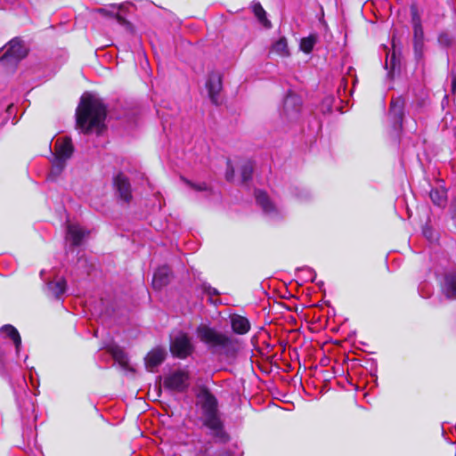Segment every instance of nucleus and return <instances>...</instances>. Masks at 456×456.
Listing matches in <instances>:
<instances>
[{
    "mask_svg": "<svg viewBox=\"0 0 456 456\" xmlns=\"http://www.w3.org/2000/svg\"><path fill=\"white\" fill-rule=\"evenodd\" d=\"M98 12H101V13H104V14L107 13V11L105 9H102V8L99 9Z\"/></svg>",
    "mask_w": 456,
    "mask_h": 456,
    "instance_id": "obj_39",
    "label": "nucleus"
},
{
    "mask_svg": "<svg viewBox=\"0 0 456 456\" xmlns=\"http://www.w3.org/2000/svg\"><path fill=\"white\" fill-rule=\"evenodd\" d=\"M114 185L119 197L128 202L132 198L131 186L128 179L124 175L119 174L114 178Z\"/></svg>",
    "mask_w": 456,
    "mask_h": 456,
    "instance_id": "obj_14",
    "label": "nucleus"
},
{
    "mask_svg": "<svg viewBox=\"0 0 456 456\" xmlns=\"http://www.w3.org/2000/svg\"><path fill=\"white\" fill-rule=\"evenodd\" d=\"M55 159L66 161L73 153V146L69 138L57 139L54 147Z\"/></svg>",
    "mask_w": 456,
    "mask_h": 456,
    "instance_id": "obj_13",
    "label": "nucleus"
},
{
    "mask_svg": "<svg viewBox=\"0 0 456 456\" xmlns=\"http://www.w3.org/2000/svg\"><path fill=\"white\" fill-rule=\"evenodd\" d=\"M252 10L259 22L265 28H271V22L266 18V12L263 9L260 3H254L252 4Z\"/></svg>",
    "mask_w": 456,
    "mask_h": 456,
    "instance_id": "obj_24",
    "label": "nucleus"
},
{
    "mask_svg": "<svg viewBox=\"0 0 456 456\" xmlns=\"http://www.w3.org/2000/svg\"><path fill=\"white\" fill-rule=\"evenodd\" d=\"M419 107H416V109L413 110V115L415 116L416 115V112L418 110Z\"/></svg>",
    "mask_w": 456,
    "mask_h": 456,
    "instance_id": "obj_40",
    "label": "nucleus"
},
{
    "mask_svg": "<svg viewBox=\"0 0 456 456\" xmlns=\"http://www.w3.org/2000/svg\"><path fill=\"white\" fill-rule=\"evenodd\" d=\"M430 199L434 204L442 207L446 203V194L444 191H440L438 190H431L430 191Z\"/></svg>",
    "mask_w": 456,
    "mask_h": 456,
    "instance_id": "obj_26",
    "label": "nucleus"
},
{
    "mask_svg": "<svg viewBox=\"0 0 456 456\" xmlns=\"http://www.w3.org/2000/svg\"><path fill=\"white\" fill-rule=\"evenodd\" d=\"M77 124L86 133L93 130L101 132L106 117V108L94 94L85 93L77 109Z\"/></svg>",
    "mask_w": 456,
    "mask_h": 456,
    "instance_id": "obj_2",
    "label": "nucleus"
},
{
    "mask_svg": "<svg viewBox=\"0 0 456 456\" xmlns=\"http://www.w3.org/2000/svg\"><path fill=\"white\" fill-rule=\"evenodd\" d=\"M305 270L310 272V273H313V271L311 269H305Z\"/></svg>",
    "mask_w": 456,
    "mask_h": 456,
    "instance_id": "obj_43",
    "label": "nucleus"
},
{
    "mask_svg": "<svg viewBox=\"0 0 456 456\" xmlns=\"http://www.w3.org/2000/svg\"><path fill=\"white\" fill-rule=\"evenodd\" d=\"M232 328L238 334H245L250 329L248 320L243 315H232Z\"/></svg>",
    "mask_w": 456,
    "mask_h": 456,
    "instance_id": "obj_19",
    "label": "nucleus"
},
{
    "mask_svg": "<svg viewBox=\"0 0 456 456\" xmlns=\"http://www.w3.org/2000/svg\"><path fill=\"white\" fill-rule=\"evenodd\" d=\"M404 102L402 98L392 100L390 104V115L394 117L395 121L402 125L403 116Z\"/></svg>",
    "mask_w": 456,
    "mask_h": 456,
    "instance_id": "obj_21",
    "label": "nucleus"
},
{
    "mask_svg": "<svg viewBox=\"0 0 456 456\" xmlns=\"http://www.w3.org/2000/svg\"><path fill=\"white\" fill-rule=\"evenodd\" d=\"M232 175H233V170L232 169L231 171L228 170L226 172V178H227V180H231L232 177Z\"/></svg>",
    "mask_w": 456,
    "mask_h": 456,
    "instance_id": "obj_38",
    "label": "nucleus"
},
{
    "mask_svg": "<svg viewBox=\"0 0 456 456\" xmlns=\"http://www.w3.org/2000/svg\"><path fill=\"white\" fill-rule=\"evenodd\" d=\"M439 41H440L441 43H444V42L447 43V42H448L447 37H446L445 35H441V36L439 37Z\"/></svg>",
    "mask_w": 456,
    "mask_h": 456,
    "instance_id": "obj_37",
    "label": "nucleus"
},
{
    "mask_svg": "<svg viewBox=\"0 0 456 456\" xmlns=\"http://www.w3.org/2000/svg\"><path fill=\"white\" fill-rule=\"evenodd\" d=\"M0 339L10 342L15 349V355L20 358L22 348V340L18 330L11 325L4 324L0 327Z\"/></svg>",
    "mask_w": 456,
    "mask_h": 456,
    "instance_id": "obj_6",
    "label": "nucleus"
},
{
    "mask_svg": "<svg viewBox=\"0 0 456 456\" xmlns=\"http://www.w3.org/2000/svg\"><path fill=\"white\" fill-rule=\"evenodd\" d=\"M442 291L447 298H456V272H451L445 274L442 284Z\"/></svg>",
    "mask_w": 456,
    "mask_h": 456,
    "instance_id": "obj_15",
    "label": "nucleus"
},
{
    "mask_svg": "<svg viewBox=\"0 0 456 456\" xmlns=\"http://www.w3.org/2000/svg\"><path fill=\"white\" fill-rule=\"evenodd\" d=\"M222 87L221 74L216 71L209 73L206 82V88L208 90L209 99L215 104L218 103V96Z\"/></svg>",
    "mask_w": 456,
    "mask_h": 456,
    "instance_id": "obj_10",
    "label": "nucleus"
},
{
    "mask_svg": "<svg viewBox=\"0 0 456 456\" xmlns=\"http://www.w3.org/2000/svg\"><path fill=\"white\" fill-rule=\"evenodd\" d=\"M411 22L413 27L414 39H424V32L421 20L416 9L411 10Z\"/></svg>",
    "mask_w": 456,
    "mask_h": 456,
    "instance_id": "obj_22",
    "label": "nucleus"
},
{
    "mask_svg": "<svg viewBox=\"0 0 456 456\" xmlns=\"http://www.w3.org/2000/svg\"><path fill=\"white\" fill-rule=\"evenodd\" d=\"M300 107V99L295 94H289L284 100L283 113L289 119H295L298 117Z\"/></svg>",
    "mask_w": 456,
    "mask_h": 456,
    "instance_id": "obj_11",
    "label": "nucleus"
},
{
    "mask_svg": "<svg viewBox=\"0 0 456 456\" xmlns=\"http://www.w3.org/2000/svg\"><path fill=\"white\" fill-rule=\"evenodd\" d=\"M171 280V271L168 266L164 265L156 270L152 278V287L160 290L166 287Z\"/></svg>",
    "mask_w": 456,
    "mask_h": 456,
    "instance_id": "obj_12",
    "label": "nucleus"
},
{
    "mask_svg": "<svg viewBox=\"0 0 456 456\" xmlns=\"http://www.w3.org/2000/svg\"><path fill=\"white\" fill-rule=\"evenodd\" d=\"M170 350L175 356L185 359L192 353L193 346L190 338L186 335L181 334L172 340Z\"/></svg>",
    "mask_w": 456,
    "mask_h": 456,
    "instance_id": "obj_8",
    "label": "nucleus"
},
{
    "mask_svg": "<svg viewBox=\"0 0 456 456\" xmlns=\"http://www.w3.org/2000/svg\"><path fill=\"white\" fill-rule=\"evenodd\" d=\"M24 409L20 406L21 410H20V413L22 415L23 418H26V419H30V418H34L36 419V416L34 414L35 412V406H34V403L32 402V399L31 398H27L25 401H24Z\"/></svg>",
    "mask_w": 456,
    "mask_h": 456,
    "instance_id": "obj_25",
    "label": "nucleus"
},
{
    "mask_svg": "<svg viewBox=\"0 0 456 456\" xmlns=\"http://www.w3.org/2000/svg\"><path fill=\"white\" fill-rule=\"evenodd\" d=\"M423 46V39H414V53L418 59H420L422 57Z\"/></svg>",
    "mask_w": 456,
    "mask_h": 456,
    "instance_id": "obj_30",
    "label": "nucleus"
},
{
    "mask_svg": "<svg viewBox=\"0 0 456 456\" xmlns=\"http://www.w3.org/2000/svg\"><path fill=\"white\" fill-rule=\"evenodd\" d=\"M166 352L162 348H155L151 350L145 357V364L149 370L152 371L165 360Z\"/></svg>",
    "mask_w": 456,
    "mask_h": 456,
    "instance_id": "obj_16",
    "label": "nucleus"
},
{
    "mask_svg": "<svg viewBox=\"0 0 456 456\" xmlns=\"http://www.w3.org/2000/svg\"><path fill=\"white\" fill-rule=\"evenodd\" d=\"M196 337L213 354L228 355L236 350L234 339L210 324L200 323L196 329Z\"/></svg>",
    "mask_w": 456,
    "mask_h": 456,
    "instance_id": "obj_3",
    "label": "nucleus"
},
{
    "mask_svg": "<svg viewBox=\"0 0 456 456\" xmlns=\"http://www.w3.org/2000/svg\"><path fill=\"white\" fill-rule=\"evenodd\" d=\"M204 290H205L208 295H216V294H217L216 289L211 288L210 286H206V285H204Z\"/></svg>",
    "mask_w": 456,
    "mask_h": 456,
    "instance_id": "obj_33",
    "label": "nucleus"
},
{
    "mask_svg": "<svg viewBox=\"0 0 456 456\" xmlns=\"http://www.w3.org/2000/svg\"><path fill=\"white\" fill-rule=\"evenodd\" d=\"M65 163H66V161H64L61 159L54 158V160L53 162L51 175H60L65 167Z\"/></svg>",
    "mask_w": 456,
    "mask_h": 456,
    "instance_id": "obj_29",
    "label": "nucleus"
},
{
    "mask_svg": "<svg viewBox=\"0 0 456 456\" xmlns=\"http://www.w3.org/2000/svg\"><path fill=\"white\" fill-rule=\"evenodd\" d=\"M48 293L59 298L66 291V281L63 278L49 281L47 283Z\"/></svg>",
    "mask_w": 456,
    "mask_h": 456,
    "instance_id": "obj_20",
    "label": "nucleus"
},
{
    "mask_svg": "<svg viewBox=\"0 0 456 456\" xmlns=\"http://www.w3.org/2000/svg\"><path fill=\"white\" fill-rule=\"evenodd\" d=\"M188 183H189V184H190L193 189H195L196 191H203V190H205V189H206V187H205V186H203V185H195V184H192V183H189V182H188Z\"/></svg>",
    "mask_w": 456,
    "mask_h": 456,
    "instance_id": "obj_34",
    "label": "nucleus"
},
{
    "mask_svg": "<svg viewBox=\"0 0 456 456\" xmlns=\"http://www.w3.org/2000/svg\"><path fill=\"white\" fill-rule=\"evenodd\" d=\"M88 233L86 230L77 224H68L65 237L66 241L73 247L80 246Z\"/></svg>",
    "mask_w": 456,
    "mask_h": 456,
    "instance_id": "obj_9",
    "label": "nucleus"
},
{
    "mask_svg": "<svg viewBox=\"0 0 456 456\" xmlns=\"http://www.w3.org/2000/svg\"><path fill=\"white\" fill-rule=\"evenodd\" d=\"M5 53L0 59V61L4 64H11L14 66L28 53L27 48L18 38L11 40L5 45Z\"/></svg>",
    "mask_w": 456,
    "mask_h": 456,
    "instance_id": "obj_5",
    "label": "nucleus"
},
{
    "mask_svg": "<svg viewBox=\"0 0 456 456\" xmlns=\"http://www.w3.org/2000/svg\"><path fill=\"white\" fill-rule=\"evenodd\" d=\"M9 362L6 355V351L0 345V375H4L6 373L8 370Z\"/></svg>",
    "mask_w": 456,
    "mask_h": 456,
    "instance_id": "obj_27",
    "label": "nucleus"
},
{
    "mask_svg": "<svg viewBox=\"0 0 456 456\" xmlns=\"http://www.w3.org/2000/svg\"><path fill=\"white\" fill-rule=\"evenodd\" d=\"M314 278H315V274L313 275V277L310 278V281H314Z\"/></svg>",
    "mask_w": 456,
    "mask_h": 456,
    "instance_id": "obj_41",
    "label": "nucleus"
},
{
    "mask_svg": "<svg viewBox=\"0 0 456 456\" xmlns=\"http://www.w3.org/2000/svg\"><path fill=\"white\" fill-rule=\"evenodd\" d=\"M270 53L276 54L281 58H288L290 56V51L288 45V40L285 37H281L274 41L270 48Z\"/></svg>",
    "mask_w": 456,
    "mask_h": 456,
    "instance_id": "obj_17",
    "label": "nucleus"
},
{
    "mask_svg": "<svg viewBox=\"0 0 456 456\" xmlns=\"http://www.w3.org/2000/svg\"><path fill=\"white\" fill-rule=\"evenodd\" d=\"M452 91H454L456 89V75H453L452 76Z\"/></svg>",
    "mask_w": 456,
    "mask_h": 456,
    "instance_id": "obj_36",
    "label": "nucleus"
},
{
    "mask_svg": "<svg viewBox=\"0 0 456 456\" xmlns=\"http://www.w3.org/2000/svg\"><path fill=\"white\" fill-rule=\"evenodd\" d=\"M108 352L111 354L113 359L123 368L128 365V357L125 351L118 345H110Z\"/></svg>",
    "mask_w": 456,
    "mask_h": 456,
    "instance_id": "obj_18",
    "label": "nucleus"
},
{
    "mask_svg": "<svg viewBox=\"0 0 456 456\" xmlns=\"http://www.w3.org/2000/svg\"><path fill=\"white\" fill-rule=\"evenodd\" d=\"M317 40L318 36L316 34H311L306 37H303L299 44L300 50L305 53H310L317 43Z\"/></svg>",
    "mask_w": 456,
    "mask_h": 456,
    "instance_id": "obj_23",
    "label": "nucleus"
},
{
    "mask_svg": "<svg viewBox=\"0 0 456 456\" xmlns=\"http://www.w3.org/2000/svg\"><path fill=\"white\" fill-rule=\"evenodd\" d=\"M240 173L243 182H247L251 178L253 173V165L251 162L248 161L243 164L240 167Z\"/></svg>",
    "mask_w": 456,
    "mask_h": 456,
    "instance_id": "obj_28",
    "label": "nucleus"
},
{
    "mask_svg": "<svg viewBox=\"0 0 456 456\" xmlns=\"http://www.w3.org/2000/svg\"><path fill=\"white\" fill-rule=\"evenodd\" d=\"M423 234L425 237H427L429 240H433L434 237H433V232L431 229L429 228H424L423 229Z\"/></svg>",
    "mask_w": 456,
    "mask_h": 456,
    "instance_id": "obj_32",
    "label": "nucleus"
},
{
    "mask_svg": "<svg viewBox=\"0 0 456 456\" xmlns=\"http://www.w3.org/2000/svg\"><path fill=\"white\" fill-rule=\"evenodd\" d=\"M28 356L25 355L24 362H26L28 360Z\"/></svg>",
    "mask_w": 456,
    "mask_h": 456,
    "instance_id": "obj_42",
    "label": "nucleus"
},
{
    "mask_svg": "<svg viewBox=\"0 0 456 456\" xmlns=\"http://www.w3.org/2000/svg\"><path fill=\"white\" fill-rule=\"evenodd\" d=\"M190 373L185 369H178L164 377L163 387L176 393H184L190 387Z\"/></svg>",
    "mask_w": 456,
    "mask_h": 456,
    "instance_id": "obj_4",
    "label": "nucleus"
},
{
    "mask_svg": "<svg viewBox=\"0 0 456 456\" xmlns=\"http://www.w3.org/2000/svg\"><path fill=\"white\" fill-rule=\"evenodd\" d=\"M255 196L256 203L269 218L277 219L282 216L281 210L276 207L265 191H256Z\"/></svg>",
    "mask_w": 456,
    "mask_h": 456,
    "instance_id": "obj_7",
    "label": "nucleus"
},
{
    "mask_svg": "<svg viewBox=\"0 0 456 456\" xmlns=\"http://www.w3.org/2000/svg\"><path fill=\"white\" fill-rule=\"evenodd\" d=\"M304 320L305 322H311V323H316L318 322H322V317L325 318V322L328 321L329 315H302Z\"/></svg>",
    "mask_w": 456,
    "mask_h": 456,
    "instance_id": "obj_31",
    "label": "nucleus"
},
{
    "mask_svg": "<svg viewBox=\"0 0 456 456\" xmlns=\"http://www.w3.org/2000/svg\"><path fill=\"white\" fill-rule=\"evenodd\" d=\"M196 398L202 425L209 430V434L213 437L224 441L227 436L221 419L216 397L208 387H200Z\"/></svg>",
    "mask_w": 456,
    "mask_h": 456,
    "instance_id": "obj_1",
    "label": "nucleus"
},
{
    "mask_svg": "<svg viewBox=\"0 0 456 456\" xmlns=\"http://www.w3.org/2000/svg\"><path fill=\"white\" fill-rule=\"evenodd\" d=\"M116 19H117V20H118V22L119 24H125V23H126V20H125L122 16H120V15H118V14H116Z\"/></svg>",
    "mask_w": 456,
    "mask_h": 456,
    "instance_id": "obj_35",
    "label": "nucleus"
}]
</instances>
